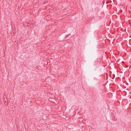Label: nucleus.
<instances>
[{
  "label": "nucleus",
  "instance_id": "2",
  "mask_svg": "<svg viewBox=\"0 0 131 131\" xmlns=\"http://www.w3.org/2000/svg\"><path fill=\"white\" fill-rule=\"evenodd\" d=\"M1 102L0 101V104H1Z\"/></svg>",
  "mask_w": 131,
  "mask_h": 131
},
{
  "label": "nucleus",
  "instance_id": "1",
  "mask_svg": "<svg viewBox=\"0 0 131 131\" xmlns=\"http://www.w3.org/2000/svg\"><path fill=\"white\" fill-rule=\"evenodd\" d=\"M6 96L5 95L3 96V97L4 98V101L5 102H7L8 101V100L6 98Z\"/></svg>",
  "mask_w": 131,
  "mask_h": 131
}]
</instances>
